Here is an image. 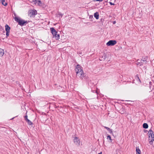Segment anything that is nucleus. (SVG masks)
Wrapping results in <instances>:
<instances>
[{
    "label": "nucleus",
    "mask_w": 154,
    "mask_h": 154,
    "mask_svg": "<svg viewBox=\"0 0 154 154\" xmlns=\"http://www.w3.org/2000/svg\"><path fill=\"white\" fill-rule=\"evenodd\" d=\"M147 57L143 58L141 60L138 59L137 61L136 64L137 66H141L146 64L147 62Z\"/></svg>",
    "instance_id": "obj_1"
},
{
    "label": "nucleus",
    "mask_w": 154,
    "mask_h": 154,
    "mask_svg": "<svg viewBox=\"0 0 154 154\" xmlns=\"http://www.w3.org/2000/svg\"><path fill=\"white\" fill-rule=\"evenodd\" d=\"M149 141L150 144H152L154 140V134L152 131L150 129L149 131Z\"/></svg>",
    "instance_id": "obj_2"
},
{
    "label": "nucleus",
    "mask_w": 154,
    "mask_h": 154,
    "mask_svg": "<svg viewBox=\"0 0 154 154\" xmlns=\"http://www.w3.org/2000/svg\"><path fill=\"white\" fill-rule=\"evenodd\" d=\"M50 29L54 37L55 38L56 40L60 38L59 35L58 34H57V32L54 28L51 27L50 28Z\"/></svg>",
    "instance_id": "obj_3"
},
{
    "label": "nucleus",
    "mask_w": 154,
    "mask_h": 154,
    "mask_svg": "<svg viewBox=\"0 0 154 154\" xmlns=\"http://www.w3.org/2000/svg\"><path fill=\"white\" fill-rule=\"evenodd\" d=\"M14 19L16 22L18 23V24L21 26L24 25L25 23H27V21H25L24 20L20 19V18L17 17H15Z\"/></svg>",
    "instance_id": "obj_4"
},
{
    "label": "nucleus",
    "mask_w": 154,
    "mask_h": 154,
    "mask_svg": "<svg viewBox=\"0 0 154 154\" xmlns=\"http://www.w3.org/2000/svg\"><path fill=\"white\" fill-rule=\"evenodd\" d=\"M37 14V12L35 10H30L28 12V15L30 17H34Z\"/></svg>",
    "instance_id": "obj_5"
},
{
    "label": "nucleus",
    "mask_w": 154,
    "mask_h": 154,
    "mask_svg": "<svg viewBox=\"0 0 154 154\" xmlns=\"http://www.w3.org/2000/svg\"><path fill=\"white\" fill-rule=\"evenodd\" d=\"M117 42L115 40H110L106 43V45L108 46H112L116 45Z\"/></svg>",
    "instance_id": "obj_6"
},
{
    "label": "nucleus",
    "mask_w": 154,
    "mask_h": 154,
    "mask_svg": "<svg viewBox=\"0 0 154 154\" xmlns=\"http://www.w3.org/2000/svg\"><path fill=\"white\" fill-rule=\"evenodd\" d=\"M76 76L78 77L81 79H82L84 77V74L83 72V71L80 72H78L76 73Z\"/></svg>",
    "instance_id": "obj_7"
},
{
    "label": "nucleus",
    "mask_w": 154,
    "mask_h": 154,
    "mask_svg": "<svg viewBox=\"0 0 154 154\" xmlns=\"http://www.w3.org/2000/svg\"><path fill=\"white\" fill-rule=\"evenodd\" d=\"M5 30L6 31V35L7 37L9 36V35L10 30V27L7 24H6L5 26Z\"/></svg>",
    "instance_id": "obj_8"
},
{
    "label": "nucleus",
    "mask_w": 154,
    "mask_h": 154,
    "mask_svg": "<svg viewBox=\"0 0 154 154\" xmlns=\"http://www.w3.org/2000/svg\"><path fill=\"white\" fill-rule=\"evenodd\" d=\"M82 71H83V70L81 66L79 65H77L75 69V71L76 73Z\"/></svg>",
    "instance_id": "obj_9"
},
{
    "label": "nucleus",
    "mask_w": 154,
    "mask_h": 154,
    "mask_svg": "<svg viewBox=\"0 0 154 154\" xmlns=\"http://www.w3.org/2000/svg\"><path fill=\"white\" fill-rule=\"evenodd\" d=\"M74 142L76 145L78 146L79 145L80 143V141L78 137H75L74 139Z\"/></svg>",
    "instance_id": "obj_10"
},
{
    "label": "nucleus",
    "mask_w": 154,
    "mask_h": 154,
    "mask_svg": "<svg viewBox=\"0 0 154 154\" xmlns=\"http://www.w3.org/2000/svg\"><path fill=\"white\" fill-rule=\"evenodd\" d=\"M99 14L98 12H96L94 14V16L97 20H98L99 18Z\"/></svg>",
    "instance_id": "obj_11"
},
{
    "label": "nucleus",
    "mask_w": 154,
    "mask_h": 154,
    "mask_svg": "<svg viewBox=\"0 0 154 154\" xmlns=\"http://www.w3.org/2000/svg\"><path fill=\"white\" fill-rule=\"evenodd\" d=\"M4 51L3 50L0 48V57H2L4 55Z\"/></svg>",
    "instance_id": "obj_12"
},
{
    "label": "nucleus",
    "mask_w": 154,
    "mask_h": 154,
    "mask_svg": "<svg viewBox=\"0 0 154 154\" xmlns=\"http://www.w3.org/2000/svg\"><path fill=\"white\" fill-rule=\"evenodd\" d=\"M104 127L105 128H106L108 131H109L111 134H112V129H111L107 127L104 126Z\"/></svg>",
    "instance_id": "obj_13"
},
{
    "label": "nucleus",
    "mask_w": 154,
    "mask_h": 154,
    "mask_svg": "<svg viewBox=\"0 0 154 154\" xmlns=\"http://www.w3.org/2000/svg\"><path fill=\"white\" fill-rule=\"evenodd\" d=\"M136 154H141V151L139 149V148L138 147H136Z\"/></svg>",
    "instance_id": "obj_14"
},
{
    "label": "nucleus",
    "mask_w": 154,
    "mask_h": 154,
    "mask_svg": "<svg viewBox=\"0 0 154 154\" xmlns=\"http://www.w3.org/2000/svg\"><path fill=\"white\" fill-rule=\"evenodd\" d=\"M148 127V125L146 123H144L143 125V127L145 129L147 128Z\"/></svg>",
    "instance_id": "obj_15"
},
{
    "label": "nucleus",
    "mask_w": 154,
    "mask_h": 154,
    "mask_svg": "<svg viewBox=\"0 0 154 154\" xmlns=\"http://www.w3.org/2000/svg\"><path fill=\"white\" fill-rule=\"evenodd\" d=\"M26 121L27 122L28 124L29 125H32L33 124V123L29 119L27 120Z\"/></svg>",
    "instance_id": "obj_16"
},
{
    "label": "nucleus",
    "mask_w": 154,
    "mask_h": 154,
    "mask_svg": "<svg viewBox=\"0 0 154 154\" xmlns=\"http://www.w3.org/2000/svg\"><path fill=\"white\" fill-rule=\"evenodd\" d=\"M2 3L3 5L5 6L7 5V3L5 2V1L4 0L2 1Z\"/></svg>",
    "instance_id": "obj_17"
},
{
    "label": "nucleus",
    "mask_w": 154,
    "mask_h": 154,
    "mask_svg": "<svg viewBox=\"0 0 154 154\" xmlns=\"http://www.w3.org/2000/svg\"><path fill=\"white\" fill-rule=\"evenodd\" d=\"M107 139H109V140H110V141L111 142H112V139L111 138V137L110 136V135H108L107 137Z\"/></svg>",
    "instance_id": "obj_18"
},
{
    "label": "nucleus",
    "mask_w": 154,
    "mask_h": 154,
    "mask_svg": "<svg viewBox=\"0 0 154 154\" xmlns=\"http://www.w3.org/2000/svg\"><path fill=\"white\" fill-rule=\"evenodd\" d=\"M36 3H37L38 5H39L41 4V2L40 0H38L36 2Z\"/></svg>",
    "instance_id": "obj_19"
},
{
    "label": "nucleus",
    "mask_w": 154,
    "mask_h": 154,
    "mask_svg": "<svg viewBox=\"0 0 154 154\" xmlns=\"http://www.w3.org/2000/svg\"><path fill=\"white\" fill-rule=\"evenodd\" d=\"M24 118H25V120H26V121L28 119V116H27V115H26L25 116Z\"/></svg>",
    "instance_id": "obj_20"
},
{
    "label": "nucleus",
    "mask_w": 154,
    "mask_h": 154,
    "mask_svg": "<svg viewBox=\"0 0 154 154\" xmlns=\"http://www.w3.org/2000/svg\"><path fill=\"white\" fill-rule=\"evenodd\" d=\"M137 78V80H138L140 82H141L140 81V80L138 76H137V77L136 78Z\"/></svg>",
    "instance_id": "obj_21"
},
{
    "label": "nucleus",
    "mask_w": 154,
    "mask_h": 154,
    "mask_svg": "<svg viewBox=\"0 0 154 154\" xmlns=\"http://www.w3.org/2000/svg\"><path fill=\"white\" fill-rule=\"evenodd\" d=\"M93 18V16L92 15H90L89 16V19H91Z\"/></svg>",
    "instance_id": "obj_22"
},
{
    "label": "nucleus",
    "mask_w": 154,
    "mask_h": 154,
    "mask_svg": "<svg viewBox=\"0 0 154 154\" xmlns=\"http://www.w3.org/2000/svg\"><path fill=\"white\" fill-rule=\"evenodd\" d=\"M109 4L111 5H114L115 4L114 3H112V2H109Z\"/></svg>",
    "instance_id": "obj_23"
},
{
    "label": "nucleus",
    "mask_w": 154,
    "mask_h": 154,
    "mask_svg": "<svg viewBox=\"0 0 154 154\" xmlns=\"http://www.w3.org/2000/svg\"><path fill=\"white\" fill-rule=\"evenodd\" d=\"M103 1V0H96L95 1H99V2H102Z\"/></svg>",
    "instance_id": "obj_24"
},
{
    "label": "nucleus",
    "mask_w": 154,
    "mask_h": 154,
    "mask_svg": "<svg viewBox=\"0 0 154 154\" xmlns=\"http://www.w3.org/2000/svg\"><path fill=\"white\" fill-rule=\"evenodd\" d=\"M124 113V111H122L121 112V114H123Z\"/></svg>",
    "instance_id": "obj_25"
},
{
    "label": "nucleus",
    "mask_w": 154,
    "mask_h": 154,
    "mask_svg": "<svg viewBox=\"0 0 154 154\" xmlns=\"http://www.w3.org/2000/svg\"><path fill=\"white\" fill-rule=\"evenodd\" d=\"M98 154H102V152H101L100 153H99Z\"/></svg>",
    "instance_id": "obj_26"
},
{
    "label": "nucleus",
    "mask_w": 154,
    "mask_h": 154,
    "mask_svg": "<svg viewBox=\"0 0 154 154\" xmlns=\"http://www.w3.org/2000/svg\"><path fill=\"white\" fill-rule=\"evenodd\" d=\"M115 23V21H114L113 22V24H114Z\"/></svg>",
    "instance_id": "obj_27"
}]
</instances>
